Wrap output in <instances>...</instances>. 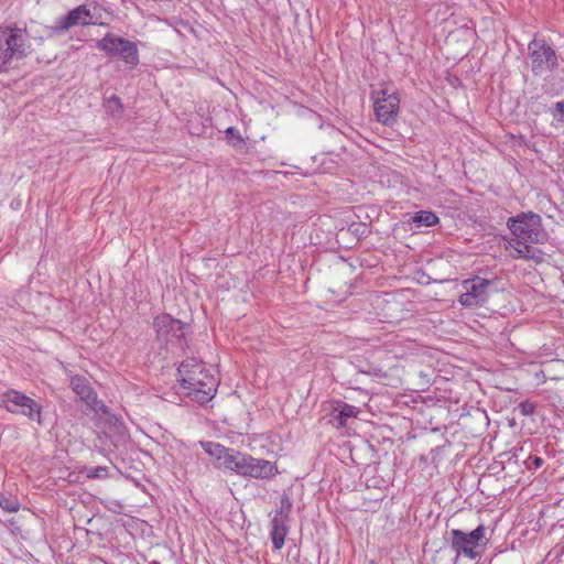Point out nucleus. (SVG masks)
<instances>
[{"instance_id": "25", "label": "nucleus", "mask_w": 564, "mask_h": 564, "mask_svg": "<svg viewBox=\"0 0 564 564\" xmlns=\"http://www.w3.org/2000/svg\"><path fill=\"white\" fill-rule=\"evenodd\" d=\"M543 459L541 457H534L533 464L536 468H540L543 465Z\"/></svg>"}, {"instance_id": "1", "label": "nucleus", "mask_w": 564, "mask_h": 564, "mask_svg": "<svg viewBox=\"0 0 564 564\" xmlns=\"http://www.w3.org/2000/svg\"><path fill=\"white\" fill-rule=\"evenodd\" d=\"M512 237L507 240L506 249L512 259L531 260L541 263L544 252L532 245H543L549 235L542 225V218L533 212L520 213L507 220Z\"/></svg>"}, {"instance_id": "11", "label": "nucleus", "mask_w": 564, "mask_h": 564, "mask_svg": "<svg viewBox=\"0 0 564 564\" xmlns=\"http://www.w3.org/2000/svg\"><path fill=\"white\" fill-rule=\"evenodd\" d=\"M494 281L480 276H474L463 282L464 293L459 295L458 302L465 307H474L484 305L488 297V289Z\"/></svg>"}, {"instance_id": "16", "label": "nucleus", "mask_w": 564, "mask_h": 564, "mask_svg": "<svg viewBox=\"0 0 564 564\" xmlns=\"http://www.w3.org/2000/svg\"><path fill=\"white\" fill-rule=\"evenodd\" d=\"M202 447L205 453L209 456H213L217 459H221L224 466L226 467V458L234 454L236 451L232 448H227L219 443L215 442H200Z\"/></svg>"}, {"instance_id": "23", "label": "nucleus", "mask_w": 564, "mask_h": 564, "mask_svg": "<svg viewBox=\"0 0 564 564\" xmlns=\"http://www.w3.org/2000/svg\"><path fill=\"white\" fill-rule=\"evenodd\" d=\"M554 110L556 112H552L553 118L556 119L558 122L564 123V100L555 102Z\"/></svg>"}, {"instance_id": "4", "label": "nucleus", "mask_w": 564, "mask_h": 564, "mask_svg": "<svg viewBox=\"0 0 564 564\" xmlns=\"http://www.w3.org/2000/svg\"><path fill=\"white\" fill-rule=\"evenodd\" d=\"M226 468L240 476L267 479L278 471L274 463L254 458L251 455L236 451L226 458Z\"/></svg>"}, {"instance_id": "22", "label": "nucleus", "mask_w": 564, "mask_h": 564, "mask_svg": "<svg viewBox=\"0 0 564 564\" xmlns=\"http://www.w3.org/2000/svg\"><path fill=\"white\" fill-rule=\"evenodd\" d=\"M107 467L105 466H98V467H94L91 469H89L87 471V476L89 478H104L107 476Z\"/></svg>"}, {"instance_id": "18", "label": "nucleus", "mask_w": 564, "mask_h": 564, "mask_svg": "<svg viewBox=\"0 0 564 564\" xmlns=\"http://www.w3.org/2000/svg\"><path fill=\"white\" fill-rule=\"evenodd\" d=\"M292 510V501L289 496L283 495L280 501V508L276 510L273 519H279L282 521H288L290 519V513Z\"/></svg>"}, {"instance_id": "6", "label": "nucleus", "mask_w": 564, "mask_h": 564, "mask_svg": "<svg viewBox=\"0 0 564 564\" xmlns=\"http://www.w3.org/2000/svg\"><path fill=\"white\" fill-rule=\"evenodd\" d=\"M97 47L111 57H119L129 68L139 64V51L135 43L107 33L97 42Z\"/></svg>"}, {"instance_id": "21", "label": "nucleus", "mask_w": 564, "mask_h": 564, "mask_svg": "<svg viewBox=\"0 0 564 564\" xmlns=\"http://www.w3.org/2000/svg\"><path fill=\"white\" fill-rule=\"evenodd\" d=\"M106 107L111 112H118L122 109V104L119 97L111 96L107 99Z\"/></svg>"}, {"instance_id": "17", "label": "nucleus", "mask_w": 564, "mask_h": 564, "mask_svg": "<svg viewBox=\"0 0 564 564\" xmlns=\"http://www.w3.org/2000/svg\"><path fill=\"white\" fill-rule=\"evenodd\" d=\"M412 221L416 224L417 227H431L438 223V217L433 212L420 210L412 216Z\"/></svg>"}, {"instance_id": "10", "label": "nucleus", "mask_w": 564, "mask_h": 564, "mask_svg": "<svg viewBox=\"0 0 564 564\" xmlns=\"http://www.w3.org/2000/svg\"><path fill=\"white\" fill-rule=\"evenodd\" d=\"M4 408L11 413H20L28 416L31 421L40 422L41 405L17 390H9L1 395Z\"/></svg>"}, {"instance_id": "12", "label": "nucleus", "mask_w": 564, "mask_h": 564, "mask_svg": "<svg viewBox=\"0 0 564 564\" xmlns=\"http://www.w3.org/2000/svg\"><path fill=\"white\" fill-rule=\"evenodd\" d=\"M153 327L156 332L158 340L173 343L185 338L188 325L173 318L170 314H161L154 318Z\"/></svg>"}, {"instance_id": "26", "label": "nucleus", "mask_w": 564, "mask_h": 564, "mask_svg": "<svg viewBox=\"0 0 564 564\" xmlns=\"http://www.w3.org/2000/svg\"><path fill=\"white\" fill-rule=\"evenodd\" d=\"M236 132H237V130L234 127H229L226 130L227 135H235Z\"/></svg>"}, {"instance_id": "20", "label": "nucleus", "mask_w": 564, "mask_h": 564, "mask_svg": "<svg viewBox=\"0 0 564 564\" xmlns=\"http://www.w3.org/2000/svg\"><path fill=\"white\" fill-rule=\"evenodd\" d=\"M0 507L8 512H17L20 509V503L17 499L0 496Z\"/></svg>"}, {"instance_id": "8", "label": "nucleus", "mask_w": 564, "mask_h": 564, "mask_svg": "<svg viewBox=\"0 0 564 564\" xmlns=\"http://www.w3.org/2000/svg\"><path fill=\"white\" fill-rule=\"evenodd\" d=\"M528 50L532 62V73L535 76H541L545 72H553L557 68V55L544 41L533 39L529 43Z\"/></svg>"}, {"instance_id": "13", "label": "nucleus", "mask_w": 564, "mask_h": 564, "mask_svg": "<svg viewBox=\"0 0 564 564\" xmlns=\"http://www.w3.org/2000/svg\"><path fill=\"white\" fill-rule=\"evenodd\" d=\"M70 387L73 391L78 395L79 400L84 402L89 410H97L99 408V401L97 393L93 390L89 381L82 376H74L70 378Z\"/></svg>"}, {"instance_id": "3", "label": "nucleus", "mask_w": 564, "mask_h": 564, "mask_svg": "<svg viewBox=\"0 0 564 564\" xmlns=\"http://www.w3.org/2000/svg\"><path fill=\"white\" fill-rule=\"evenodd\" d=\"M31 52L26 30L17 24L0 26V74H7L15 67V62Z\"/></svg>"}, {"instance_id": "14", "label": "nucleus", "mask_w": 564, "mask_h": 564, "mask_svg": "<svg viewBox=\"0 0 564 564\" xmlns=\"http://www.w3.org/2000/svg\"><path fill=\"white\" fill-rule=\"evenodd\" d=\"M357 408L345 402H338L330 412L329 422L337 429L344 427L347 421L357 415Z\"/></svg>"}, {"instance_id": "24", "label": "nucleus", "mask_w": 564, "mask_h": 564, "mask_svg": "<svg viewBox=\"0 0 564 564\" xmlns=\"http://www.w3.org/2000/svg\"><path fill=\"white\" fill-rule=\"evenodd\" d=\"M519 409L523 415H531L534 412V404L529 401H524L520 403Z\"/></svg>"}, {"instance_id": "19", "label": "nucleus", "mask_w": 564, "mask_h": 564, "mask_svg": "<svg viewBox=\"0 0 564 564\" xmlns=\"http://www.w3.org/2000/svg\"><path fill=\"white\" fill-rule=\"evenodd\" d=\"M348 230L357 238L367 237L371 232L370 226L366 223H351Z\"/></svg>"}, {"instance_id": "9", "label": "nucleus", "mask_w": 564, "mask_h": 564, "mask_svg": "<svg viewBox=\"0 0 564 564\" xmlns=\"http://www.w3.org/2000/svg\"><path fill=\"white\" fill-rule=\"evenodd\" d=\"M373 107L377 120L384 126H392L399 115L400 97L395 91L380 89L376 93Z\"/></svg>"}, {"instance_id": "5", "label": "nucleus", "mask_w": 564, "mask_h": 564, "mask_svg": "<svg viewBox=\"0 0 564 564\" xmlns=\"http://www.w3.org/2000/svg\"><path fill=\"white\" fill-rule=\"evenodd\" d=\"M97 6L84 3L70 10L66 15L58 18L53 25L45 28L47 37H54L75 26L96 24Z\"/></svg>"}, {"instance_id": "2", "label": "nucleus", "mask_w": 564, "mask_h": 564, "mask_svg": "<svg viewBox=\"0 0 564 564\" xmlns=\"http://www.w3.org/2000/svg\"><path fill=\"white\" fill-rule=\"evenodd\" d=\"M177 375L182 388L194 401L204 404L215 397L218 379L195 358L184 360L177 368Z\"/></svg>"}, {"instance_id": "7", "label": "nucleus", "mask_w": 564, "mask_h": 564, "mask_svg": "<svg viewBox=\"0 0 564 564\" xmlns=\"http://www.w3.org/2000/svg\"><path fill=\"white\" fill-rule=\"evenodd\" d=\"M485 533L486 528L484 525H478L469 533L459 529H453L451 531V547L457 554H463L470 560H475L479 556L478 552L475 551V547L480 545L485 540Z\"/></svg>"}, {"instance_id": "15", "label": "nucleus", "mask_w": 564, "mask_h": 564, "mask_svg": "<svg viewBox=\"0 0 564 564\" xmlns=\"http://www.w3.org/2000/svg\"><path fill=\"white\" fill-rule=\"evenodd\" d=\"M289 533L288 521L279 519L271 520L270 538L272 540L273 549L281 550L284 545L285 536Z\"/></svg>"}]
</instances>
